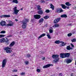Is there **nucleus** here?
<instances>
[{"mask_svg":"<svg viewBox=\"0 0 76 76\" xmlns=\"http://www.w3.org/2000/svg\"><path fill=\"white\" fill-rule=\"evenodd\" d=\"M59 55H53L52 56V57L53 58H55L53 61L55 63H57L58 61L60 60L59 58Z\"/></svg>","mask_w":76,"mask_h":76,"instance_id":"obj_1","label":"nucleus"},{"mask_svg":"<svg viewBox=\"0 0 76 76\" xmlns=\"http://www.w3.org/2000/svg\"><path fill=\"white\" fill-rule=\"evenodd\" d=\"M70 54L69 53H61L60 54V57L61 58H66V57H69L70 56Z\"/></svg>","mask_w":76,"mask_h":76,"instance_id":"obj_2","label":"nucleus"},{"mask_svg":"<svg viewBox=\"0 0 76 76\" xmlns=\"http://www.w3.org/2000/svg\"><path fill=\"white\" fill-rule=\"evenodd\" d=\"M11 48L8 47L7 48H4V50H5L6 51V52L7 53H10L12 52V50H11Z\"/></svg>","mask_w":76,"mask_h":76,"instance_id":"obj_3","label":"nucleus"},{"mask_svg":"<svg viewBox=\"0 0 76 76\" xmlns=\"http://www.w3.org/2000/svg\"><path fill=\"white\" fill-rule=\"evenodd\" d=\"M9 24H7L6 25V26H12L13 25V22H12L11 20H9L8 21Z\"/></svg>","mask_w":76,"mask_h":76,"instance_id":"obj_4","label":"nucleus"},{"mask_svg":"<svg viewBox=\"0 0 76 76\" xmlns=\"http://www.w3.org/2000/svg\"><path fill=\"white\" fill-rule=\"evenodd\" d=\"M7 62V60L6 59H4L2 62V67L3 68L4 67V66H5V65L6 64V63Z\"/></svg>","mask_w":76,"mask_h":76,"instance_id":"obj_5","label":"nucleus"},{"mask_svg":"<svg viewBox=\"0 0 76 76\" xmlns=\"http://www.w3.org/2000/svg\"><path fill=\"white\" fill-rule=\"evenodd\" d=\"M14 11L15 14V15H17L18 13V12H19V10H17V7H15L14 8Z\"/></svg>","mask_w":76,"mask_h":76,"instance_id":"obj_6","label":"nucleus"},{"mask_svg":"<svg viewBox=\"0 0 76 76\" xmlns=\"http://www.w3.org/2000/svg\"><path fill=\"white\" fill-rule=\"evenodd\" d=\"M60 19H61V18H59L55 20L54 21V23H58V22L60 21Z\"/></svg>","mask_w":76,"mask_h":76,"instance_id":"obj_7","label":"nucleus"},{"mask_svg":"<svg viewBox=\"0 0 76 76\" xmlns=\"http://www.w3.org/2000/svg\"><path fill=\"white\" fill-rule=\"evenodd\" d=\"M56 11L58 13H61L63 12V10L61 8H58L56 9Z\"/></svg>","mask_w":76,"mask_h":76,"instance_id":"obj_8","label":"nucleus"},{"mask_svg":"<svg viewBox=\"0 0 76 76\" xmlns=\"http://www.w3.org/2000/svg\"><path fill=\"white\" fill-rule=\"evenodd\" d=\"M34 17L36 19H39L41 18V15H34Z\"/></svg>","mask_w":76,"mask_h":76,"instance_id":"obj_9","label":"nucleus"},{"mask_svg":"<svg viewBox=\"0 0 76 76\" xmlns=\"http://www.w3.org/2000/svg\"><path fill=\"white\" fill-rule=\"evenodd\" d=\"M27 26V24H26V23L24 22L23 23V24L22 25V28H23V29H25Z\"/></svg>","mask_w":76,"mask_h":76,"instance_id":"obj_10","label":"nucleus"},{"mask_svg":"<svg viewBox=\"0 0 76 76\" xmlns=\"http://www.w3.org/2000/svg\"><path fill=\"white\" fill-rule=\"evenodd\" d=\"M6 22L2 20L0 23V24L1 26H6Z\"/></svg>","mask_w":76,"mask_h":76,"instance_id":"obj_11","label":"nucleus"},{"mask_svg":"<svg viewBox=\"0 0 76 76\" xmlns=\"http://www.w3.org/2000/svg\"><path fill=\"white\" fill-rule=\"evenodd\" d=\"M15 42L13 41L9 45V47H10V48L12 47L13 46L15 45Z\"/></svg>","mask_w":76,"mask_h":76,"instance_id":"obj_12","label":"nucleus"},{"mask_svg":"<svg viewBox=\"0 0 76 76\" xmlns=\"http://www.w3.org/2000/svg\"><path fill=\"white\" fill-rule=\"evenodd\" d=\"M51 65H52L51 64H48L44 66L43 67L44 69H45V68H48V67H50V66H51Z\"/></svg>","mask_w":76,"mask_h":76,"instance_id":"obj_13","label":"nucleus"},{"mask_svg":"<svg viewBox=\"0 0 76 76\" xmlns=\"http://www.w3.org/2000/svg\"><path fill=\"white\" fill-rule=\"evenodd\" d=\"M1 18H9V17H10V15H1L0 16Z\"/></svg>","mask_w":76,"mask_h":76,"instance_id":"obj_14","label":"nucleus"},{"mask_svg":"<svg viewBox=\"0 0 76 76\" xmlns=\"http://www.w3.org/2000/svg\"><path fill=\"white\" fill-rule=\"evenodd\" d=\"M38 13L39 15H42L44 13V12H43V11L42 10H40L38 11Z\"/></svg>","mask_w":76,"mask_h":76,"instance_id":"obj_15","label":"nucleus"},{"mask_svg":"<svg viewBox=\"0 0 76 76\" xmlns=\"http://www.w3.org/2000/svg\"><path fill=\"white\" fill-rule=\"evenodd\" d=\"M46 34H42L40 36H39L38 38V39H39L40 38H41L43 37H44V36H45Z\"/></svg>","mask_w":76,"mask_h":76,"instance_id":"obj_16","label":"nucleus"},{"mask_svg":"<svg viewBox=\"0 0 76 76\" xmlns=\"http://www.w3.org/2000/svg\"><path fill=\"white\" fill-rule=\"evenodd\" d=\"M60 25L58 24H56L53 26V28H57L59 27Z\"/></svg>","mask_w":76,"mask_h":76,"instance_id":"obj_17","label":"nucleus"},{"mask_svg":"<svg viewBox=\"0 0 76 76\" xmlns=\"http://www.w3.org/2000/svg\"><path fill=\"white\" fill-rule=\"evenodd\" d=\"M72 60L70 59H67L66 60V63L69 64L70 63L72 62Z\"/></svg>","mask_w":76,"mask_h":76,"instance_id":"obj_18","label":"nucleus"},{"mask_svg":"<svg viewBox=\"0 0 76 76\" xmlns=\"http://www.w3.org/2000/svg\"><path fill=\"white\" fill-rule=\"evenodd\" d=\"M61 6H62V8L64 9H66V7H67V6H66L64 4H62L61 5Z\"/></svg>","mask_w":76,"mask_h":76,"instance_id":"obj_19","label":"nucleus"},{"mask_svg":"<svg viewBox=\"0 0 76 76\" xmlns=\"http://www.w3.org/2000/svg\"><path fill=\"white\" fill-rule=\"evenodd\" d=\"M66 49L67 50H72L73 48H70V46H68L66 47Z\"/></svg>","mask_w":76,"mask_h":76,"instance_id":"obj_20","label":"nucleus"},{"mask_svg":"<svg viewBox=\"0 0 76 76\" xmlns=\"http://www.w3.org/2000/svg\"><path fill=\"white\" fill-rule=\"evenodd\" d=\"M50 6L51 9H52L53 10H54V6L52 4H50Z\"/></svg>","mask_w":76,"mask_h":76,"instance_id":"obj_21","label":"nucleus"},{"mask_svg":"<svg viewBox=\"0 0 76 76\" xmlns=\"http://www.w3.org/2000/svg\"><path fill=\"white\" fill-rule=\"evenodd\" d=\"M44 21V19L41 18L39 21V23H42Z\"/></svg>","mask_w":76,"mask_h":76,"instance_id":"obj_22","label":"nucleus"},{"mask_svg":"<svg viewBox=\"0 0 76 76\" xmlns=\"http://www.w3.org/2000/svg\"><path fill=\"white\" fill-rule=\"evenodd\" d=\"M61 18H67V16L66 15V14H63L61 16Z\"/></svg>","mask_w":76,"mask_h":76,"instance_id":"obj_23","label":"nucleus"},{"mask_svg":"<svg viewBox=\"0 0 76 76\" xmlns=\"http://www.w3.org/2000/svg\"><path fill=\"white\" fill-rule=\"evenodd\" d=\"M13 3H16V4H18V0H13L12 1Z\"/></svg>","mask_w":76,"mask_h":76,"instance_id":"obj_24","label":"nucleus"},{"mask_svg":"<svg viewBox=\"0 0 76 76\" xmlns=\"http://www.w3.org/2000/svg\"><path fill=\"white\" fill-rule=\"evenodd\" d=\"M66 5L67 6H71L72 4L69 3V2H66L65 3Z\"/></svg>","mask_w":76,"mask_h":76,"instance_id":"obj_25","label":"nucleus"},{"mask_svg":"<svg viewBox=\"0 0 76 76\" xmlns=\"http://www.w3.org/2000/svg\"><path fill=\"white\" fill-rule=\"evenodd\" d=\"M37 8L38 10H41L42 9L41 8V6L39 5L37 6Z\"/></svg>","mask_w":76,"mask_h":76,"instance_id":"obj_26","label":"nucleus"},{"mask_svg":"<svg viewBox=\"0 0 76 76\" xmlns=\"http://www.w3.org/2000/svg\"><path fill=\"white\" fill-rule=\"evenodd\" d=\"M55 43L56 44H59L60 43V40L56 41L55 42Z\"/></svg>","mask_w":76,"mask_h":76,"instance_id":"obj_27","label":"nucleus"},{"mask_svg":"<svg viewBox=\"0 0 76 76\" xmlns=\"http://www.w3.org/2000/svg\"><path fill=\"white\" fill-rule=\"evenodd\" d=\"M1 42H5V39L4 38H2L1 39Z\"/></svg>","mask_w":76,"mask_h":76,"instance_id":"obj_28","label":"nucleus"},{"mask_svg":"<svg viewBox=\"0 0 76 76\" xmlns=\"http://www.w3.org/2000/svg\"><path fill=\"white\" fill-rule=\"evenodd\" d=\"M44 18L45 19H48V18H49V17L48 16H46L44 17Z\"/></svg>","mask_w":76,"mask_h":76,"instance_id":"obj_29","label":"nucleus"},{"mask_svg":"<svg viewBox=\"0 0 76 76\" xmlns=\"http://www.w3.org/2000/svg\"><path fill=\"white\" fill-rule=\"evenodd\" d=\"M5 37V35L3 34H0V38H2V37Z\"/></svg>","mask_w":76,"mask_h":76,"instance_id":"obj_30","label":"nucleus"},{"mask_svg":"<svg viewBox=\"0 0 76 76\" xmlns=\"http://www.w3.org/2000/svg\"><path fill=\"white\" fill-rule=\"evenodd\" d=\"M47 37H48L49 39H51V37H50V34H47Z\"/></svg>","mask_w":76,"mask_h":76,"instance_id":"obj_31","label":"nucleus"},{"mask_svg":"<svg viewBox=\"0 0 76 76\" xmlns=\"http://www.w3.org/2000/svg\"><path fill=\"white\" fill-rule=\"evenodd\" d=\"M71 41L72 42H76V39H71Z\"/></svg>","mask_w":76,"mask_h":76,"instance_id":"obj_32","label":"nucleus"},{"mask_svg":"<svg viewBox=\"0 0 76 76\" xmlns=\"http://www.w3.org/2000/svg\"><path fill=\"white\" fill-rule=\"evenodd\" d=\"M6 31H2L0 32L1 34H5Z\"/></svg>","mask_w":76,"mask_h":76,"instance_id":"obj_33","label":"nucleus"},{"mask_svg":"<svg viewBox=\"0 0 76 76\" xmlns=\"http://www.w3.org/2000/svg\"><path fill=\"white\" fill-rule=\"evenodd\" d=\"M72 35V33H69L67 35L68 37H71Z\"/></svg>","mask_w":76,"mask_h":76,"instance_id":"obj_34","label":"nucleus"},{"mask_svg":"<svg viewBox=\"0 0 76 76\" xmlns=\"http://www.w3.org/2000/svg\"><path fill=\"white\" fill-rule=\"evenodd\" d=\"M25 20L26 21L25 23H27V22H28V21H29V19H25Z\"/></svg>","mask_w":76,"mask_h":76,"instance_id":"obj_35","label":"nucleus"},{"mask_svg":"<svg viewBox=\"0 0 76 76\" xmlns=\"http://www.w3.org/2000/svg\"><path fill=\"white\" fill-rule=\"evenodd\" d=\"M26 56L28 58V57H31V55L29 54H27Z\"/></svg>","mask_w":76,"mask_h":76,"instance_id":"obj_36","label":"nucleus"},{"mask_svg":"<svg viewBox=\"0 0 76 76\" xmlns=\"http://www.w3.org/2000/svg\"><path fill=\"white\" fill-rule=\"evenodd\" d=\"M25 74V72H22L20 74V75H24Z\"/></svg>","mask_w":76,"mask_h":76,"instance_id":"obj_37","label":"nucleus"},{"mask_svg":"<svg viewBox=\"0 0 76 76\" xmlns=\"http://www.w3.org/2000/svg\"><path fill=\"white\" fill-rule=\"evenodd\" d=\"M37 72H38L39 73V72H41V70L39 69H37Z\"/></svg>","mask_w":76,"mask_h":76,"instance_id":"obj_38","label":"nucleus"},{"mask_svg":"<svg viewBox=\"0 0 76 76\" xmlns=\"http://www.w3.org/2000/svg\"><path fill=\"white\" fill-rule=\"evenodd\" d=\"M25 63L27 65L29 63V62L28 61L25 62Z\"/></svg>","mask_w":76,"mask_h":76,"instance_id":"obj_39","label":"nucleus"},{"mask_svg":"<svg viewBox=\"0 0 76 76\" xmlns=\"http://www.w3.org/2000/svg\"><path fill=\"white\" fill-rule=\"evenodd\" d=\"M46 13H49L50 12V11L49 10H46Z\"/></svg>","mask_w":76,"mask_h":76,"instance_id":"obj_40","label":"nucleus"},{"mask_svg":"<svg viewBox=\"0 0 76 76\" xmlns=\"http://www.w3.org/2000/svg\"><path fill=\"white\" fill-rule=\"evenodd\" d=\"M49 32L50 33H52L53 32V30L51 29H50L49 30Z\"/></svg>","mask_w":76,"mask_h":76,"instance_id":"obj_41","label":"nucleus"},{"mask_svg":"<svg viewBox=\"0 0 76 76\" xmlns=\"http://www.w3.org/2000/svg\"><path fill=\"white\" fill-rule=\"evenodd\" d=\"M41 3H45V1L43 0H41L40 1Z\"/></svg>","mask_w":76,"mask_h":76,"instance_id":"obj_42","label":"nucleus"},{"mask_svg":"<svg viewBox=\"0 0 76 76\" xmlns=\"http://www.w3.org/2000/svg\"><path fill=\"white\" fill-rule=\"evenodd\" d=\"M12 37V35H9L7 36V38H9V37Z\"/></svg>","mask_w":76,"mask_h":76,"instance_id":"obj_43","label":"nucleus"},{"mask_svg":"<svg viewBox=\"0 0 76 76\" xmlns=\"http://www.w3.org/2000/svg\"><path fill=\"white\" fill-rule=\"evenodd\" d=\"M12 71L13 72H16L18 70L17 69H14Z\"/></svg>","mask_w":76,"mask_h":76,"instance_id":"obj_44","label":"nucleus"},{"mask_svg":"<svg viewBox=\"0 0 76 76\" xmlns=\"http://www.w3.org/2000/svg\"><path fill=\"white\" fill-rule=\"evenodd\" d=\"M8 41H9V39H8L7 38L5 40V42H8Z\"/></svg>","mask_w":76,"mask_h":76,"instance_id":"obj_45","label":"nucleus"},{"mask_svg":"<svg viewBox=\"0 0 76 76\" xmlns=\"http://www.w3.org/2000/svg\"><path fill=\"white\" fill-rule=\"evenodd\" d=\"M71 45L72 47H74L75 46H74L73 45V44L71 43Z\"/></svg>","mask_w":76,"mask_h":76,"instance_id":"obj_46","label":"nucleus"},{"mask_svg":"<svg viewBox=\"0 0 76 76\" xmlns=\"http://www.w3.org/2000/svg\"><path fill=\"white\" fill-rule=\"evenodd\" d=\"M61 42V44H64V42L63 41H61V42Z\"/></svg>","mask_w":76,"mask_h":76,"instance_id":"obj_47","label":"nucleus"},{"mask_svg":"<svg viewBox=\"0 0 76 76\" xmlns=\"http://www.w3.org/2000/svg\"><path fill=\"white\" fill-rule=\"evenodd\" d=\"M15 20L16 22H18V19H15Z\"/></svg>","mask_w":76,"mask_h":76,"instance_id":"obj_48","label":"nucleus"},{"mask_svg":"<svg viewBox=\"0 0 76 76\" xmlns=\"http://www.w3.org/2000/svg\"><path fill=\"white\" fill-rule=\"evenodd\" d=\"M42 60H45V57H43V58H42Z\"/></svg>","mask_w":76,"mask_h":76,"instance_id":"obj_49","label":"nucleus"},{"mask_svg":"<svg viewBox=\"0 0 76 76\" xmlns=\"http://www.w3.org/2000/svg\"><path fill=\"white\" fill-rule=\"evenodd\" d=\"M68 25L70 26H72V24H68Z\"/></svg>","mask_w":76,"mask_h":76,"instance_id":"obj_50","label":"nucleus"},{"mask_svg":"<svg viewBox=\"0 0 76 76\" xmlns=\"http://www.w3.org/2000/svg\"><path fill=\"white\" fill-rule=\"evenodd\" d=\"M59 76H62V75H61V73L59 75Z\"/></svg>","mask_w":76,"mask_h":76,"instance_id":"obj_51","label":"nucleus"},{"mask_svg":"<svg viewBox=\"0 0 76 76\" xmlns=\"http://www.w3.org/2000/svg\"><path fill=\"white\" fill-rule=\"evenodd\" d=\"M66 8L67 9H69V7H66Z\"/></svg>","mask_w":76,"mask_h":76,"instance_id":"obj_52","label":"nucleus"},{"mask_svg":"<svg viewBox=\"0 0 76 76\" xmlns=\"http://www.w3.org/2000/svg\"><path fill=\"white\" fill-rule=\"evenodd\" d=\"M71 76H73V74H71Z\"/></svg>","mask_w":76,"mask_h":76,"instance_id":"obj_53","label":"nucleus"},{"mask_svg":"<svg viewBox=\"0 0 76 76\" xmlns=\"http://www.w3.org/2000/svg\"><path fill=\"white\" fill-rule=\"evenodd\" d=\"M20 10H23V9L21 8V9H20Z\"/></svg>","mask_w":76,"mask_h":76,"instance_id":"obj_54","label":"nucleus"},{"mask_svg":"<svg viewBox=\"0 0 76 76\" xmlns=\"http://www.w3.org/2000/svg\"><path fill=\"white\" fill-rule=\"evenodd\" d=\"M0 42H1V39H0Z\"/></svg>","mask_w":76,"mask_h":76,"instance_id":"obj_55","label":"nucleus"},{"mask_svg":"<svg viewBox=\"0 0 76 76\" xmlns=\"http://www.w3.org/2000/svg\"><path fill=\"white\" fill-rule=\"evenodd\" d=\"M62 45V46H64V45Z\"/></svg>","mask_w":76,"mask_h":76,"instance_id":"obj_56","label":"nucleus"},{"mask_svg":"<svg viewBox=\"0 0 76 76\" xmlns=\"http://www.w3.org/2000/svg\"><path fill=\"white\" fill-rule=\"evenodd\" d=\"M75 65H76V61H75Z\"/></svg>","mask_w":76,"mask_h":76,"instance_id":"obj_57","label":"nucleus"}]
</instances>
